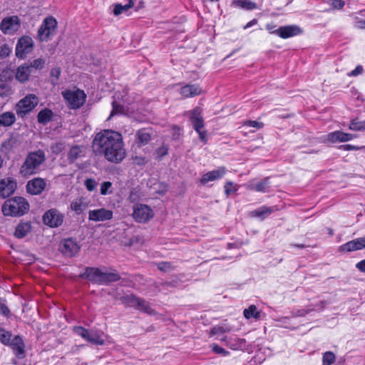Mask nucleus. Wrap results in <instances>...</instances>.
I'll return each mask as SVG.
<instances>
[{
  "label": "nucleus",
  "instance_id": "f257e3e1",
  "mask_svg": "<svg viewBox=\"0 0 365 365\" xmlns=\"http://www.w3.org/2000/svg\"><path fill=\"white\" fill-rule=\"evenodd\" d=\"M92 150L96 155H103L114 163H119L125 157L122 135L112 130H103L96 133L92 141Z\"/></svg>",
  "mask_w": 365,
  "mask_h": 365
},
{
  "label": "nucleus",
  "instance_id": "f03ea898",
  "mask_svg": "<svg viewBox=\"0 0 365 365\" xmlns=\"http://www.w3.org/2000/svg\"><path fill=\"white\" fill-rule=\"evenodd\" d=\"M46 160L45 152L38 149L29 152L20 167L19 174L24 178L38 174L41 165Z\"/></svg>",
  "mask_w": 365,
  "mask_h": 365
},
{
  "label": "nucleus",
  "instance_id": "7ed1b4c3",
  "mask_svg": "<svg viewBox=\"0 0 365 365\" xmlns=\"http://www.w3.org/2000/svg\"><path fill=\"white\" fill-rule=\"evenodd\" d=\"M29 203L24 197H14L4 202L2 212L5 216H22L29 210Z\"/></svg>",
  "mask_w": 365,
  "mask_h": 365
},
{
  "label": "nucleus",
  "instance_id": "20e7f679",
  "mask_svg": "<svg viewBox=\"0 0 365 365\" xmlns=\"http://www.w3.org/2000/svg\"><path fill=\"white\" fill-rule=\"evenodd\" d=\"M38 98L35 94L26 95L16 103V114L20 118H24L38 105Z\"/></svg>",
  "mask_w": 365,
  "mask_h": 365
},
{
  "label": "nucleus",
  "instance_id": "39448f33",
  "mask_svg": "<svg viewBox=\"0 0 365 365\" xmlns=\"http://www.w3.org/2000/svg\"><path fill=\"white\" fill-rule=\"evenodd\" d=\"M62 95L68 106L71 109L81 108L86 98L84 91L79 89L74 91L66 90L62 93Z\"/></svg>",
  "mask_w": 365,
  "mask_h": 365
},
{
  "label": "nucleus",
  "instance_id": "423d86ee",
  "mask_svg": "<svg viewBox=\"0 0 365 365\" xmlns=\"http://www.w3.org/2000/svg\"><path fill=\"white\" fill-rule=\"evenodd\" d=\"M57 21L52 16L46 17L38 31V38L41 41H47L56 34Z\"/></svg>",
  "mask_w": 365,
  "mask_h": 365
},
{
  "label": "nucleus",
  "instance_id": "0eeeda50",
  "mask_svg": "<svg viewBox=\"0 0 365 365\" xmlns=\"http://www.w3.org/2000/svg\"><path fill=\"white\" fill-rule=\"evenodd\" d=\"M153 216V211L148 205L136 204L133 206V217L137 222L145 223Z\"/></svg>",
  "mask_w": 365,
  "mask_h": 365
},
{
  "label": "nucleus",
  "instance_id": "6e6552de",
  "mask_svg": "<svg viewBox=\"0 0 365 365\" xmlns=\"http://www.w3.org/2000/svg\"><path fill=\"white\" fill-rule=\"evenodd\" d=\"M64 216L58 210L53 208L46 211L42 217L43 223L50 227H58L63 222Z\"/></svg>",
  "mask_w": 365,
  "mask_h": 365
},
{
  "label": "nucleus",
  "instance_id": "1a4fd4ad",
  "mask_svg": "<svg viewBox=\"0 0 365 365\" xmlns=\"http://www.w3.org/2000/svg\"><path fill=\"white\" fill-rule=\"evenodd\" d=\"M33 39L27 36L20 38L16 46V56L19 58H25L33 51Z\"/></svg>",
  "mask_w": 365,
  "mask_h": 365
},
{
  "label": "nucleus",
  "instance_id": "9d476101",
  "mask_svg": "<svg viewBox=\"0 0 365 365\" xmlns=\"http://www.w3.org/2000/svg\"><path fill=\"white\" fill-rule=\"evenodd\" d=\"M190 120L195 131L199 134L200 139L202 142L206 143L207 134L206 131L203 130L205 126L204 120L197 109H195L191 112Z\"/></svg>",
  "mask_w": 365,
  "mask_h": 365
},
{
  "label": "nucleus",
  "instance_id": "9b49d317",
  "mask_svg": "<svg viewBox=\"0 0 365 365\" xmlns=\"http://www.w3.org/2000/svg\"><path fill=\"white\" fill-rule=\"evenodd\" d=\"M19 26L20 21L16 16L4 18L0 24V29L4 34H14Z\"/></svg>",
  "mask_w": 365,
  "mask_h": 365
},
{
  "label": "nucleus",
  "instance_id": "f8f14e48",
  "mask_svg": "<svg viewBox=\"0 0 365 365\" xmlns=\"http://www.w3.org/2000/svg\"><path fill=\"white\" fill-rule=\"evenodd\" d=\"M103 272L97 267L85 268V272L79 274V277L86 279L92 283L102 284Z\"/></svg>",
  "mask_w": 365,
  "mask_h": 365
},
{
  "label": "nucleus",
  "instance_id": "ddd939ff",
  "mask_svg": "<svg viewBox=\"0 0 365 365\" xmlns=\"http://www.w3.org/2000/svg\"><path fill=\"white\" fill-rule=\"evenodd\" d=\"M86 147L83 145H73L67 153L68 164H74L78 160L86 157Z\"/></svg>",
  "mask_w": 365,
  "mask_h": 365
},
{
  "label": "nucleus",
  "instance_id": "4468645a",
  "mask_svg": "<svg viewBox=\"0 0 365 365\" xmlns=\"http://www.w3.org/2000/svg\"><path fill=\"white\" fill-rule=\"evenodd\" d=\"M26 191L34 195H40L46 188V182L43 178H35L29 180L26 184Z\"/></svg>",
  "mask_w": 365,
  "mask_h": 365
},
{
  "label": "nucleus",
  "instance_id": "2eb2a0df",
  "mask_svg": "<svg viewBox=\"0 0 365 365\" xmlns=\"http://www.w3.org/2000/svg\"><path fill=\"white\" fill-rule=\"evenodd\" d=\"M17 187L16 182L11 178H6L0 181V197L6 198L11 195Z\"/></svg>",
  "mask_w": 365,
  "mask_h": 365
},
{
  "label": "nucleus",
  "instance_id": "dca6fc26",
  "mask_svg": "<svg viewBox=\"0 0 365 365\" xmlns=\"http://www.w3.org/2000/svg\"><path fill=\"white\" fill-rule=\"evenodd\" d=\"M302 33V30L300 27L297 25H289L285 26H280L274 31H271V34L278 35L282 38H288Z\"/></svg>",
  "mask_w": 365,
  "mask_h": 365
},
{
  "label": "nucleus",
  "instance_id": "f3484780",
  "mask_svg": "<svg viewBox=\"0 0 365 365\" xmlns=\"http://www.w3.org/2000/svg\"><path fill=\"white\" fill-rule=\"evenodd\" d=\"M113 216V211L105 208L91 210L88 212V220L95 222L109 220Z\"/></svg>",
  "mask_w": 365,
  "mask_h": 365
},
{
  "label": "nucleus",
  "instance_id": "a211bd4d",
  "mask_svg": "<svg viewBox=\"0 0 365 365\" xmlns=\"http://www.w3.org/2000/svg\"><path fill=\"white\" fill-rule=\"evenodd\" d=\"M60 250L67 257H73L79 252L80 246L74 240L68 238L62 242Z\"/></svg>",
  "mask_w": 365,
  "mask_h": 365
},
{
  "label": "nucleus",
  "instance_id": "6ab92c4d",
  "mask_svg": "<svg viewBox=\"0 0 365 365\" xmlns=\"http://www.w3.org/2000/svg\"><path fill=\"white\" fill-rule=\"evenodd\" d=\"M365 248V237L351 240L339 247L341 252H350Z\"/></svg>",
  "mask_w": 365,
  "mask_h": 365
},
{
  "label": "nucleus",
  "instance_id": "aec40b11",
  "mask_svg": "<svg viewBox=\"0 0 365 365\" xmlns=\"http://www.w3.org/2000/svg\"><path fill=\"white\" fill-rule=\"evenodd\" d=\"M7 346L12 349L14 354L19 359H22L25 356V344L19 335L12 336L10 343Z\"/></svg>",
  "mask_w": 365,
  "mask_h": 365
},
{
  "label": "nucleus",
  "instance_id": "412c9836",
  "mask_svg": "<svg viewBox=\"0 0 365 365\" xmlns=\"http://www.w3.org/2000/svg\"><path fill=\"white\" fill-rule=\"evenodd\" d=\"M226 173L225 167H220L216 170L205 173L200 179V183L205 185L210 181H214L222 178Z\"/></svg>",
  "mask_w": 365,
  "mask_h": 365
},
{
  "label": "nucleus",
  "instance_id": "4be33fe9",
  "mask_svg": "<svg viewBox=\"0 0 365 365\" xmlns=\"http://www.w3.org/2000/svg\"><path fill=\"white\" fill-rule=\"evenodd\" d=\"M353 138L352 134L346 133L340 130L329 133L327 135V140L331 143L346 142Z\"/></svg>",
  "mask_w": 365,
  "mask_h": 365
},
{
  "label": "nucleus",
  "instance_id": "5701e85b",
  "mask_svg": "<svg viewBox=\"0 0 365 365\" xmlns=\"http://www.w3.org/2000/svg\"><path fill=\"white\" fill-rule=\"evenodd\" d=\"M201 88L196 84H187L180 88V94L185 98H192L201 93Z\"/></svg>",
  "mask_w": 365,
  "mask_h": 365
},
{
  "label": "nucleus",
  "instance_id": "b1692460",
  "mask_svg": "<svg viewBox=\"0 0 365 365\" xmlns=\"http://www.w3.org/2000/svg\"><path fill=\"white\" fill-rule=\"evenodd\" d=\"M31 73V66L28 63H24L19 66L16 69V78L21 83L26 82Z\"/></svg>",
  "mask_w": 365,
  "mask_h": 365
},
{
  "label": "nucleus",
  "instance_id": "393cba45",
  "mask_svg": "<svg viewBox=\"0 0 365 365\" xmlns=\"http://www.w3.org/2000/svg\"><path fill=\"white\" fill-rule=\"evenodd\" d=\"M151 140V130L149 128L138 130L135 133V142L139 145H144Z\"/></svg>",
  "mask_w": 365,
  "mask_h": 365
},
{
  "label": "nucleus",
  "instance_id": "a878e982",
  "mask_svg": "<svg viewBox=\"0 0 365 365\" xmlns=\"http://www.w3.org/2000/svg\"><path fill=\"white\" fill-rule=\"evenodd\" d=\"M31 231L30 222H21L17 225L14 232V236L18 239L25 237Z\"/></svg>",
  "mask_w": 365,
  "mask_h": 365
},
{
  "label": "nucleus",
  "instance_id": "bb28decb",
  "mask_svg": "<svg viewBox=\"0 0 365 365\" xmlns=\"http://www.w3.org/2000/svg\"><path fill=\"white\" fill-rule=\"evenodd\" d=\"M16 120V115L11 111H6L0 114V127H10L14 124Z\"/></svg>",
  "mask_w": 365,
  "mask_h": 365
},
{
  "label": "nucleus",
  "instance_id": "cd10ccee",
  "mask_svg": "<svg viewBox=\"0 0 365 365\" xmlns=\"http://www.w3.org/2000/svg\"><path fill=\"white\" fill-rule=\"evenodd\" d=\"M278 210L277 206L273 207H267L262 206L259 207L257 210H255L252 212V215L254 217H259L262 219H264L267 216H269L272 212Z\"/></svg>",
  "mask_w": 365,
  "mask_h": 365
},
{
  "label": "nucleus",
  "instance_id": "c85d7f7f",
  "mask_svg": "<svg viewBox=\"0 0 365 365\" xmlns=\"http://www.w3.org/2000/svg\"><path fill=\"white\" fill-rule=\"evenodd\" d=\"M53 117V111L49 108H44L38 112L37 115V121L40 124L46 125L52 120Z\"/></svg>",
  "mask_w": 365,
  "mask_h": 365
},
{
  "label": "nucleus",
  "instance_id": "c756f323",
  "mask_svg": "<svg viewBox=\"0 0 365 365\" xmlns=\"http://www.w3.org/2000/svg\"><path fill=\"white\" fill-rule=\"evenodd\" d=\"M226 341L227 346L232 350L242 349L245 346V340L237 337L230 338L228 339H222Z\"/></svg>",
  "mask_w": 365,
  "mask_h": 365
},
{
  "label": "nucleus",
  "instance_id": "7c9ffc66",
  "mask_svg": "<svg viewBox=\"0 0 365 365\" xmlns=\"http://www.w3.org/2000/svg\"><path fill=\"white\" fill-rule=\"evenodd\" d=\"M103 332L96 330H90L87 341L96 345H103L105 340L102 337Z\"/></svg>",
  "mask_w": 365,
  "mask_h": 365
},
{
  "label": "nucleus",
  "instance_id": "2f4dec72",
  "mask_svg": "<svg viewBox=\"0 0 365 365\" xmlns=\"http://www.w3.org/2000/svg\"><path fill=\"white\" fill-rule=\"evenodd\" d=\"M232 5L245 10H253L257 9V4L250 0H233Z\"/></svg>",
  "mask_w": 365,
  "mask_h": 365
},
{
  "label": "nucleus",
  "instance_id": "473e14b6",
  "mask_svg": "<svg viewBox=\"0 0 365 365\" xmlns=\"http://www.w3.org/2000/svg\"><path fill=\"white\" fill-rule=\"evenodd\" d=\"M120 276L117 272H103L102 284H108L120 280Z\"/></svg>",
  "mask_w": 365,
  "mask_h": 365
},
{
  "label": "nucleus",
  "instance_id": "72a5a7b5",
  "mask_svg": "<svg viewBox=\"0 0 365 365\" xmlns=\"http://www.w3.org/2000/svg\"><path fill=\"white\" fill-rule=\"evenodd\" d=\"M269 178H265L260 182H257L255 185H252L251 190H255L257 192H265L268 191V188L269 187Z\"/></svg>",
  "mask_w": 365,
  "mask_h": 365
},
{
  "label": "nucleus",
  "instance_id": "f704fd0d",
  "mask_svg": "<svg viewBox=\"0 0 365 365\" xmlns=\"http://www.w3.org/2000/svg\"><path fill=\"white\" fill-rule=\"evenodd\" d=\"M140 297H136L133 294L125 295L120 298V300L123 304H124L126 307H135L138 304V300Z\"/></svg>",
  "mask_w": 365,
  "mask_h": 365
},
{
  "label": "nucleus",
  "instance_id": "c9c22d12",
  "mask_svg": "<svg viewBox=\"0 0 365 365\" xmlns=\"http://www.w3.org/2000/svg\"><path fill=\"white\" fill-rule=\"evenodd\" d=\"M244 317L246 319L254 318L259 319L260 318V312L257 311L255 305H250L247 309H245L243 312Z\"/></svg>",
  "mask_w": 365,
  "mask_h": 365
},
{
  "label": "nucleus",
  "instance_id": "e433bc0d",
  "mask_svg": "<svg viewBox=\"0 0 365 365\" xmlns=\"http://www.w3.org/2000/svg\"><path fill=\"white\" fill-rule=\"evenodd\" d=\"M134 5V3L132 0H130L128 4L125 5H122L120 4H117L115 5L114 9H113V14L115 16H118L119 14H122L124 11H127L129 9L133 7Z\"/></svg>",
  "mask_w": 365,
  "mask_h": 365
},
{
  "label": "nucleus",
  "instance_id": "4c0bfd02",
  "mask_svg": "<svg viewBox=\"0 0 365 365\" xmlns=\"http://www.w3.org/2000/svg\"><path fill=\"white\" fill-rule=\"evenodd\" d=\"M138 302L139 303H138V304L136 306L137 309H139L149 314H155L154 309H153L150 307L149 303L148 302H146L144 299L139 298Z\"/></svg>",
  "mask_w": 365,
  "mask_h": 365
},
{
  "label": "nucleus",
  "instance_id": "58836bf2",
  "mask_svg": "<svg viewBox=\"0 0 365 365\" xmlns=\"http://www.w3.org/2000/svg\"><path fill=\"white\" fill-rule=\"evenodd\" d=\"M13 335L11 331H6L5 329L0 327V341L4 344L8 345L10 343Z\"/></svg>",
  "mask_w": 365,
  "mask_h": 365
},
{
  "label": "nucleus",
  "instance_id": "ea45409f",
  "mask_svg": "<svg viewBox=\"0 0 365 365\" xmlns=\"http://www.w3.org/2000/svg\"><path fill=\"white\" fill-rule=\"evenodd\" d=\"M349 129L354 131L365 130V120L359 121L357 119L352 120L350 122Z\"/></svg>",
  "mask_w": 365,
  "mask_h": 365
},
{
  "label": "nucleus",
  "instance_id": "a19ab883",
  "mask_svg": "<svg viewBox=\"0 0 365 365\" xmlns=\"http://www.w3.org/2000/svg\"><path fill=\"white\" fill-rule=\"evenodd\" d=\"M65 142L63 141L54 142L51 145V150L52 153L55 155H58L61 153L65 149Z\"/></svg>",
  "mask_w": 365,
  "mask_h": 365
},
{
  "label": "nucleus",
  "instance_id": "79ce46f5",
  "mask_svg": "<svg viewBox=\"0 0 365 365\" xmlns=\"http://www.w3.org/2000/svg\"><path fill=\"white\" fill-rule=\"evenodd\" d=\"M336 359L334 354L331 351H327L323 354L322 365H331Z\"/></svg>",
  "mask_w": 365,
  "mask_h": 365
},
{
  "label": "nucleus",
  "instance_id": "37998d69",
  "mask_svg": "<svg viewBox=\"0 0 365 365\" xmlns=\"http://www.w3.org/2000/svg\"><path fill=\"white\" fill-rule=\"evenodd\" d=\"M112 106H113V110L111 111L109 118H111L114 115L123 113V112H124L123 106L119 104L115 101H114L112 103Z\"/></svg>",
  "mask_w": 365,
  "mask_h": 365
},
{
  "label": "nucleus",
  "instance_id": "c03bdc74",
  "mask_svg": "<svg viewBox=\"0 0 365 365\" xmlns=\"http://www.w3.org/2000/svg\"><path fill=\"white\" fill-rule=\"evenodd\" d=\"M11 48L7 44L0 46V59H4L11 53Z\"/></svg>",
  "mask_w": 365,
  "mask_h": 365
},
{
  "label": "nucleus",
  "instance_id": "a18cd8bd",
  "mask_svg": "<svg viewBox=\"0 0 365 365\" xmlns=\"http://www.w3.org/2000/svg\"><path fill=\"white\" fill-rule=\"evenodd\" d=\"M73 331L76 334L87 340L90 330H88L83 327H75L73 328Z\"/></svg>",
  "mask_w": 365,
  "mask_h": 365
},
{
  "label": "nucleus",
  "instance_id": "49530a36",
  "mask_svg": "<svg viewBox=\"0 0 365 365\" xmlns=\"http://www.w3.org/2000/svg\"><path fill=\"white\" fill-rule=\"evenodd\" d=\"M71 208L72 210L79 214L85 209V205H83L81 201H75L71 202Z\"/></svg>",
  "mask_w": 365,
  "mask_h": 365
},
{
  "label": "nucleus",
  "instance_id": "de8ad7c7",
  "mask_svg": "<svg viewBox=\"0 0 365 365\" xmlns=\"http://www.w3.org/2000/svg\"><path fill=\"white\" fill-rule=\"evenodd\" d=\"M112 183L108 181L103 182L101 185V194L102 195H106L108 194L112 193V190H109L111 187Z\"/></svg>",
  "mask_w": 365,
  "mask_h": 365
},
{
  "label": "nucleus",
  "instance_id": "09e8293b",
  "mask_svg": "<svg viewBox=\"0 0 365 365\" xmlns=\"http://www.w3.org/2000/svg\"><path fill=\"white\" fill-rule=\"evenodd\" d=\"M84 185L86 189L91 192L93 191L98 185L97 182L93 178H88L85 180Z\"/></svg>",
  "mask_w": 365,
  "mask_h": 365
},
{
  "label": "nucleus",
  "instance_id": "8fccbe9b",
  "mask_svg": "<svg viewBox=\"0 0 365 365\" xmlns=\"http://www.w3.org/2000/svg\"><path fill=\"white\" fill-rule=\"evenodd\" d=\"M44 63H45V61L43 58H39L34 60L29 65V66H31V69L32 68L41 69L43 68Z\"/></svg>",
  "mask_w": 365,
  "mask_h": 365
},
{
  "label": "nucleus",
  "instance_id": "3c124183",
  "mask_svg": "<svg viewBox=\"0 0 365 365\" xmlns=\"http://www.w3.org/2000/svg\"><path fill=\"white\" fill-rule=\"evenodd\" d=\"M158 268L163 272H168L173 269V267L169 262H162L158 264Z\"/></svg>",
  "mask_w": 365,
  "mask_h": 365
},
{
  "label": "nucleus",
  "instance_id": "603ef678",
  "mask_svg": "<svg viewBox=\"0 0 365 365\" xmlns=\"http://www.w3.org/2000/svg\"><path fill=\"white\" fill-rule=\"evenodd\" d=\"M244 125L255 128H261L263 127L264 124L263 123L257 120H247L244 123Z\"/></svg>",
  "mask_w": 365,
  "mask_h": 365
},
{
  "label": "nucleus",
  "instance_id": "864d4df0",
  "mask_svg": "<svg viewBox=\"0 0 365 365\" xmlns=\"http://www.w3.org/2000/svg\"><path fill=\"white\" fill-rule=\"evenodd\" d=\"M212 351L217 354H220L222 356H227L229 354V352L226 351L224 348L218 346L217 344H214L212 348Z\"/></svg>",
  "mask_w": 365,
  "mask_h": 365
},
{
  "label": "nucleus",
  "instance_id": "5fc2aeb1",
  "mask_svg": "<svg viewBox=\"0 0 365 365\" xmlns=\"http://www.w3.org/2000/svg\"><path fill=\"white\" fill-rule=\"evenodd\" d=\"M233 186L232 182H227L225 185V192L227 196H229L231 193L235 192L237 189L235 187L232 188Z\"/></svg>",
  "mask_w": 365,
  "mask_h": 365
},
{
  "label": "nucleus",
  "instance_id": "6e6d98bb",
  "mask_svg": "<svg viewBox=\"0 0 365 365\" xmlns=\"http://www.w3.org/2000/svg\"><path fill=\"white\" fill-rule=\"evenodd\" d=\"M133 160L134 163L139 166L143 165L147 163L146 158L142 156H136L133 158Z\"/></svg>",
  "mask_w": 365,
  "mask_h": 365
},
{
  "label": "nucleus",
  "instance_id": "4d7b16f0",
  "mask_svg": "<svg viewBox=\"0 0 365 365\" xmlns=\"http://www.w3.org/2000/svg\"><path fill=\"white\" fill-rule=\"evenodd\" d=\"M314 310V308H308V309H299L297 312V316L298 317H304L306 314H309L310 312Z\"/></svg>",
  "mask_w": 365,
  "mask_h": 365
},
{
  "label": "nucleus",
  "instance_id": "13d9d810",
  "mask_svg": "<svg viewBox=\"0 0 365 365\" xmlns=\"http://www.w3.org/2000/svg\"><path fill=\"white\" fill-rule=\"evenodd\" d=\"M0 313L6 317H8L10 314V310L8 308V307L6 304L1 303V302H0Z\"/></svg>",
  "mask_w": 365,
  "mask_h": 365
},
{
  "label": "nucleus",
  "instance_id": "bf43d9fd",
  "mask_svg": "<svg viewBox=\"0 0 365 365\" xmlns=\"http://www.w3.org/2000/svg\"><path fill=\"white\" fill-rule=\"evenodd\" d=\"M344 1H342V0H333L332 1V6L334 8V9H342L344 6Z\"/></svg>",
  "mask_w": 365,
  "mask_h": 365
},
{
  "label": "nucleus",
  "instance_id": "052dcab7",
  "mask_svg": "<svg viewBox=\"0 0 365 365\" xmlns=\"http://www.w3.org/2000/svg\"><path fill=\"white\" fill-rule=\"evenodd\" d=\"M363 71H364L363 67L359 65L355 68V69H354L353 71H351L349 75L353 76H356L359 74L362 73Z\"/></svg>",
  "mask_w": 365,
  "mask_h": 365
},
{
  "label": "nucleus",
  "instance_id": "680f3d73",
  "mask_svg": "<svg viewBox=\"0 0 365 365\" xmlns=\"http://www.w3.org/2000/svg\"><path fill=\"white\" fill-rule=\"evenodd\" d=\"M339 149H341L344 150H359V148L356 145L346 144V145H340Z\"/></svg>",
  "mask_w": 365,
  "mask_h": 365
},
{
  "label": "nucleus",
  "instance_id": "e2e57ef3",
  "mask_svg": "<svg viewBox=\"0 0 365 365\" xmlns=\"http://www.w3.org/2000/svg\"><path fill=\"white\" fill-rule=\"evenodd\" d=\"M60 74H61V68L58 67L53 68L51 70V77H55L56 79H58Z\"/></svg>",
  "mask_w": 365,
  "mask_h": 365
},
{
  "label": "nucleus",
  "instance_id": "0e129e2a",
  "mask_svg": "<svg viewBox=\"0 0 365 365\" xmlns=\"http://www.w3.org/2000/svg\"><path fill=\"white\" fill-rule=\"evenodd\" d=\"M224 332H225V329H224V327L219 326L213 327L211 330V334L213 335Z\"/></svg>",
  "mask_w": 365,
  "mask_h": 365
},
{
  "label": "nucleus",
  "instance_id": "69168bd1",
  "mask_svg": "<svg viewBox=\"0 0 365 365\" xmlns=\"http://www.w3.org/2000/svg\"><path fill=\"white\" fill-rule=\"evenodd\" d=\"M356 267L361 272H365V259L359 262L356 264Z\"/></svg>",
  "mask_w": 365,
  "mask_h": 365
},
{
  "label": "nucleus",
  "instance_id": "338daca9",
  "mask_svg": "<svg viewBox=\"0 0 365 365\" xmlns=\"http://www.w3.org/2000/svg\"><path fill=\"white\" fill-rule=\"evenodd\" d=\"M327 304L326 301H320L318 304H317L314 307L318 310H322Z\"/></svg>",
  "mask_w": 365,
  "mask_h": 365
},
{
  "label": "nucleus",
  "instance_id": "774afa93",
  "mask_svg": "<svg viewBox=\"0 0 365 365\" xmlns=\"http://www.w3.org/2000/svg\"><path fill=\"white\" fill-rule=\"evenodd\" d=\"M257 20L256 19H252V21H249L245 26H244V29H247L255 24H257Z\"/></svg>",
  "mask_w": 365,
  "mask_h": 365
}]
</instances>
